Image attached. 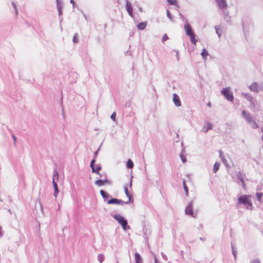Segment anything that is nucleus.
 <instances>
[{
  "label": "nucleus",
  "instance_id": "f257e3e1",
  "mask_svg": "<svg viewBox=\"0 0 263 263\" xmlns=\"http://www.w3.org/2000/svg\"><path fill=\"white\" fill-rule=\"evenodd\" d=\"M251 195H241L238 199V204H243L247 209L252 210L253 205L250 201Z\"/></svg>",
  "mask_w": 263,
  "mask_h": 263
},
{
  "label": "nucleus",
  "instance_id": "f03ea898",
  "mask_svg": "<svg viewBox=\"0 0 263 263\" xmlns=\"http://www.w3.org/2000/svg\"><path fill=\"white\" fill-rule=\"evenodd\" d=\"M184 29L186 34L190 36L191 41L193 43L194 46H196V41L195 39V34L191 26L189 24H186L184 25Z\"/></svg>",
  "mask_w": 263,
  "mask_h": 263
},
{
  "label": "nucleus",
  "instance_id": "7ed1b4c3",
  "mask_svg": "<svg viewBox=\"0 0 263 263\" xmlns=\"http://www.w3.org/2000/svg\"><path fill=\"white\" fill-rule=\"evenodd\" d=\"M249 88L255 92L263 91V83L253 82L249 86Z\"/></svg>",
  "mask_w": 263,
  "mask_h": 263
},
{
  "label": "nucleus",
  "instance_id": "20e7f679",
  "mask_svg": "<svg viewBox=\"0 0 263 263\" xmlns=\"http://www.w3.org/2000/svg\"><path fill=\"white\" fill-rule=\"evenodd\" d=\"M221 93L230 101H232L234 98L232 92L230 91V87H226L222 89Z\"/></svg>",
  "mask_w": 263,
  "mask_h": 263
},
{
  "label": "nucleus",
  "instance_id": "39448f33",
  "mask_svg": "<svg viewBox=\"0 0 263 263\" xmlns=\"http://www.w3.org/2000/svg\"><path fill=\"white\" fill-rule=\"evenodd\" d=\"M114 218L118 221L119 223L122 226L123 229L125 230L126 229L127 222L124 217L120 215H116L114 216Z\"/></svg>",
  "mask_w": 263,
  "mask_h": 263
},
{
  "label": "nucleus",
  "instance_id": "423d86ee",
  "mask_svg": "<svg viewBox=\"0 0 263 263\" xmlns=\"http://www.w3.org/2000/svg\"><path fill=\"white\" fill-rule=\"evenodd\" d=\"M216 33L217 34L219 38L221 37L223 31V26L220 25H216L214 27Z\"/></svg>",
  "mask_w": 263,
  "mask_h": 263
},
{
  "label": "nucleus",
  "instance_id": "0eeeda50",
  "mask_svg": "<svg viewBox=\"0 0 263 263\" xmlns=\"http://www.w3.org/2000/svg\"><path fill=\"white\" fill-rule=\"evenodd\" d=\"M242 96L250 102L251 105L253 106H255V103L253 101V98L251 95L248 93L242 92L241 93Z\"/></svg>",
  "mask_w": 263,
  "mask_h": 263
},
{
  "label": "nucleus",
  "instance_id": "6e6552de",
  "mask_svg": "<svg viewBox=\"0 0 263 263\" xmlns=\"http://www.w3.org/2000/svg\"><path fill=\"white\" fill-rule=\"evenodd\" d=\"M217 5L219 9H222L227 8V3L226 0H215Z\"/></svg>",
  "mask_w": 263,
  "mask_h": 263
},
{
  "label": "nucleus",
  "instance_id": "1a4fd4ad",
  "mask_svg": "<svg viewBox=\"0 0 263 263\" xmlns=\"http://www.w3.org/2000/svg\"><path fill=\"white\" fill-rule=\"evenodd\" d=\"M125 202H124L122 200L118 199L116 198H112L107 201V203L109 204H116L123 205V204L125 203Z\"/></svg>",
  "mask_w": 263,
  "mask_h": 263
},
{
  "label": "nucleus",
  "instance_id": "9d476101",
  "mask_svg": "<svg viewBox=\"0 0 263 263\" xmlns=\"http://www.w3.org/2000/svg\"><path fill=\"white\" fill-rule=\"evenodd\" d=\"M242 116L248 123L254 120L250 116V114L247 112L245 110L242 111Z\"/></svg>",
  "mask_w": 263,
  "mask_h": 263
},
{
  "label": "nucleus",
  "instance_id": "9b49d317",
  "mask_svg": "<svg viewBox=\"0 0 263 263\" xmlns=\"http://www.w3.org/2000/svg\"><path fill=\"white\" fill-rule=\"evenodd\" d=\"M212 124L208 122H205L204 123L203 126L202 128V131L204 133L207 132L209 130L211 129L212 127Z\"/></svg>",
  "mask_w": 263,
  "mask_h": 263
},
{
  "label": "nucleus",
  "instance_id": "f8f14e48",
  "mask_svg": "<svg viewBox=\"0 0 263 263\" xmlns=\"http://www.w3.org/2000/svg\"><path fill=\"white\" fill-rule=\"evenodd\" d=\"M201 55L202 56V58L203 60H204V62L205 63L206 61L208 60L209 58H210V55L209 54L208 52L205 49H203L201 53Z\"/></svg>",
  "mask_w": 263,
  "mask_h": 263
},
{
  "label": "nucleus",
  "instance_id": "ddd939ff",
  "mask_svg": "<svg viewBox=\"0 0 263 263\" xmlns=\"http://www.w3.org/2000/svg\"><path fill=\"white\" fill-rule=\"evenodd\" d=\"M173 102L175 104V105L176 106H181V102H180V99H179V97H178V96L176 94V93H174L173 95Z\"/></svg>",
  "mask_w": 263,
  "mask_h": 263
},
{
  "label": "nucleus",
  "instance_id": "4468645a",
  "mask_svg": "<svg viewBox=\"0 0 263 263\" xmlns=\"http://www.w3.org/2000/svg\"><path fill=\"white\" fill-rule=\"evenodd\" d=\"M124 190L125 194L126 195V196L128 197V200L126 202H125V204H127V203H128L130 202V200L132 199V195L129 192L127 185H126V186H125L124 187Z\"/></svg>",
  "mask_w": 263,
  "mask_h": 263
},
{
  "label": "nucleus",
  "instance_id": "2eb2a0df",
  "mask_svg": "<svg viewBox=\"0 0 263 263\" xmlns=\"http://www.w3.org/2000/svg\"><path fill=\"white\" fill-rule=\"evenodd\" d=\"M95 162V159H93L91 160V163H90V167L92 168V172L98 174L99 171L101 170V167L100 166H98L96 168H95L94 167Z\"/></svg>",
  "mask_w": 263,
  "mask_h": 263
},
{
  "label": "nucleus",
  "instance_id": "dca6fc26",
  "mask_svg": "<svg viewBox=\"0 0 263 263\" xmlns=\"http://www.w3.org/2000/svg\"><path fill=\"white\" fill-rule=\"evenodd\" d=\"M95 183L98 186H100L103 185L105 184H109L110 181L107 179H106V180H96L95 181Z\"/></svg>",
  "mask_w": 263,
  "mask_h": 263
},
{
  "label": "nucleus",
  "instance_id": "f3484780",
  "mask_svg": "<svg viewBox=\"0 0 263 263\" xmlns=\"http://www.w3.org/2000/svg\"><path fill=\"white\" fill-rule=\"evenodd\" d=\"M126 8L129 15L132 17H133V9L131 4L127 2Z\"/></svg>",
  "mask_w": 263,
  "mask_h": 263
},
{
  "label": "nucleus",
  "instance_id": "a211bd4d",
  "mask_svg": "<svg viewBox=\"0 0 263 263\" xmlns=\"http://www.w3.org/2000/svg\"><path fill=\"white\" fill-rule=\"evenodd\" d=\"M135 257L136 263H143L141 256L138 253H135Z\"/></svg>",
  "mask_w": 263,
  "mask_h": 263
},
{
  "label": "nucleus",
  "instance_id": "6ab92c4d",
  "mask_svg": "<svg viewBox=\"0 0 263 263\" xmlns=\"http://www.w3.org/2000/svg\"><path fill=\"white\" fill-rule=\"evenodd\" d=\"M58 178H59V175L58 174V173L57 172H55L53 175V179H52V184H53V187L58 186L57 183L55 181V179L57 180L58 179Z\"/></svg>",
  "mask_w": 263,
  "mask_h": 263
},
{
  "label": "nucleus",
  "instance_id": "aec40b11",
  "mask_svg": "<svg viewBox=\"0 0 263 263\" xmlns=\"http://www.w3.org/2000/svg\"><path fill=\"white\" fill-rule=\"evenodd\" d=\"M146 25V22L140 23L138 25V28L140 30H143L145 28Z\"/></svg>",
  "mask_w": 263,
  "mask_h": 263
},
{
  "label": "nucleus",
  "instance_id": "412c9836",
  "mask_svg": "<svg viewBox=\"0 0 263 263\" xmlns=\"http://www.w3.org/2000/svg\"><path fill=\"white\" fill-rule=\"evenodd\" d=\"M186 214H189L191 216H193V212L192 210V208L191 205H189L186 207L185 210Z\"/></svg>",
  "mask_w": 263,
  "mask_h": 263
},
{
  "label": "nucleus",
  "instance_id": "4be33fe9",
  "mask_svg": "<svg viewBox=\"0 0 263 263\" xmlns=\"http://www.w3.org/2000/svg\"><path fill=\"white\" fill-rule=\"evenodd\" d=\"M220 165V163L219 162H215V163L214 164V165L213 166V169L214 173H216L217 172V171L219 170Z\"/></svg>",
  "mask_w": 263,
  "mask_h": 263
},
{
  "label": "nucleus",
  "instance_id": "5701e85b",
  "mask_svg": "<svg viewBox=\"0 0 263 263\" xmlns=\"http://www.w3.org/2000/svg\"><path fill=\"white\" fill-rule=\"evenodd\" d=\"M249 124L250 125L251 127L254 129H256L258 127L257 123L256 122L254 119L251 121Z\"/></svg>",
  "mask_w": 263,
  "mask_h": 263
},
{
  "label": "nucleus",
  "instance_id": "b1692460",
  "mask_svg": "<svg viewBox=\"0 0 263 263\" xmlns=\"http://www.w3.org/2000/svg\"><path fill=\"white\" fill-rule=\"evenodd\" d=\"M222 14L224 16V19L226 20V21L228 22L230 21V16L228 15V12L225 10L222 11Z\"/></svg>",
  "mask_w": 263,
  "mask_h": 263
},
{
  "label": "nucleus",
  "instance_id": "393cba45",
  "mask_svg": "<svg viewBox=\"0 0 263 263\" xmlns=\"http://www.w3.org/2000/svg\"><path fill=\"white\" fill-rule=\"evenodd\" d=\"M126 166L129 168H132L134 167V163L130 159L127 160Z\"/></svg>",
  "mask_w": 263,
  "mask_h": 263
},
{
  "label": "nucleus",
  "instance_id": "a878e982",
  "mask_svg": "<svg viewBox=\"0 0 263 263\" xmlns=\"http://www.w3.org/2000/svg\"><path fill=\"white\" fill-rule=\"evenodd\" d=\"M257 198L258 201L260 202L261 201L262 197L263 196V193H256V194Z\"/></svg>",
  "mask_w": 263,
  "mask_h": 263
},
{
  "label": "nucleus",
  "instance_id": "bb28decb",
  "mask_svg": "<svg viewBox=\"0 0 263 263\" xmlns=\"http://www.w3.org/2000/svg\"><path fill=\"white\" fill-rule=\"evenodd\" d=\"M167 2L168 3L172 5H177V1L176 0H167Z\"/></svg>",
  "mask_w": 263,
  "mask_h": 263
},
{
  "label": "nucleus",
  "instance_id": "cd10ccee",
  "mask_svg": "<svg viewBox=\"0 0 263 263\" xmlns=\"http://www.w3.org/2000/svg\"><path fill=\"white\" fill-rule=\"evenodd\" d=\"M183 188H184V190L185 192V194L187 196L188 195V189H187V187L185 184V181H183Z\"/></svg>",
  "mask_w": 263,
  "mask_h": 263
},
{
  "label": "nucleus",
  "instance_id": "c85d7f7f",
  "mask_svg": "<svg viewBox=\"0 0 263 263\" xmlns=\"http://www.w3.org/2000/svg\"><path fill=\"white\" fill-rule=\"evenodd\" d=\"M58 193V187L57 186L54 187V195L55 197H57Z\"/></svg>",
  "mask_w": 263,
  "mask_h": 263
},
{
  "label": "nucleus",
  "instance_id": "c756f323",
  "mask_svg": "<svg viewBox=\"0 0 263 263\" xmlns=\"http://www.w3.org/2000/svg\"><path fill=\"white\" fill-rule=\"evenodd\" d=\"M168 39V37L167 34H164L162 37V42H164L166 41V40H167Z\"/></svg>",
  "mask_w": 263,
  "mask_h": 263
},
{
  "label": "nucleus",
  "instance_id": "7c9ffc66",
  "mask_svg": "<svg viewBox=\"0 0 263 263\" xmlns=\"http://www.w3.org/2000/svg\"><path fill=\"white\" fill-rule=\"evenodd\" d=\"M116 112H114L112 115H111V119L113 120V121H115L116 120Z\"/></svg>",
  "mask_w": 263,
  "mask_h": 263
},
{
  "label": "nucleus",
  "instance_id": "2f4dec72",
  "mask_svg": "<svg viewBox=\"0 0 263 263\" xmlns=\"http://www.w3.org/2000/svg\"><path fill=\"white\" fill-rule=\"evenodd\" d=\"M250 263H260V261L258 259H254L251 261Z\"/></svg>",
  "mask_w": 263,
  "mask_h": 263
},
{
  "label": "nucleus",
  "instance_id": "473e14b6",
  "mask_svg": "<svg viewBox=\"0 0 263 263\" xmlns=\"http://www.w3.org/2000/svg\"><path fill=\"white\" fill-rule=\"evenodd\" d=\"M220 157L221 159V160H222L223 162L224 163V156L223 155L222 152H220Z\"/></svg>",
  "mask_w": 263,
  "mask_h": 263
},
{
  "label": "nucleus",
  "instance_id": "72a5a7b5",
  "mask_svg": "<svg viewBox=\"0 0 263 263\" xmlns=\"http://www.w3.org/2000/svg\"><path fill=\"white\" fill-rule=\"evenodd\" d=\"M100 194L103 198L105 197V192L104 191L101 190Z\"/></svg>",
  "mask_w": 263,
  "mask_h": 263
},
{
  "label": "nucleus",
  "instance_id": "f704fd0d",
  "mask_svg": "<svg viewBox=\"0 0 263 263\" xmlns=\"http://www.w3.org/2000/svg\"><path fill=\"white\" fill-rule=\"evenodd\" d=\"M180 158L183 162H185L186 161L184 156L183 155H180Z\"/></svg>",
  "mask_w": 263,
  "mask_h": 263
},
{
  "label": "nucleus",
  "instance_id": "c9c22d12",
  "mask_svg": "<svg viewBox=\"0 0 263 263\" xmlns=\"http://www.w3.org/2000/svg\"><path fill=\"white\" fill-rule=\"evenodd\" d=\"M73 42L74 43H77L78 42V39H77V37L76 35H74L73 37Z\"/></svg>",
  "mask_w": 263,
  "mask_h": 263
},
{
  "label": "nucleus",
  "instance_id": "e433bc0d",
  "mask_svg": "<svg viewBox=\"0 0 263 263\" xmlns=\"http://www.w3.org/2000/svg\"><path fill=\"white\" fill-rule=\"evenodd\" d=\"M243 32H244V34H245V35H246V33H247V30H246V28H245V27H243Z\"/></svg>",
  "mask_w": 263,
  "mask_h": 263
},
{
  "label": "nucleus",
  "instance_id": "4c0bfd02",
  "mask_svg": "<svg viewBox=\"0 0 263 263\" xmlns=\"http://www.w3.org/2000/svg\"><path fill=\"white\" fill-rule=\"evenodd\" d=\"M12 137H13V139L14 140V142L15 143V142H16V137H15V136L14 135H12Z\"/></svg>",
  "mask_w": 263,
  "mask_h": 263
},
{
  "label": "nucleus",
  "instance_id": "58836bf2",
  "mask_svg": "<svg viewBox=\"0 0 263 263\" xmlns=\"http://www.w3.org/2000/svg\"><path fill=\"white\" fill-rule=\"evenodd\" d=\"M155 263H159L156 258H155Z\"/></svg>",
  "mask_w": 263,
  "mask_h": 263
},
{
  "label": "nucleus",
  "instance_id": "ea45409f",
  "mask_svg": "<svg viewBox=\"0 0 263 263\" xmlns=\"http://www.w3.org/2000/svg\"><path fill=\"white\" fill-rule=\"evenodd\" d=\"M233 254L234 255V256H235V255H236V252L234 250H233Z\"/></svg>",
  "mask_w": 263,
  "mask_h": 263
},
{
  "label": "nucleus",
  "instance_id": "a19ab883",
  "mask_svg": "<svg viewBox=\"0 0 263 263\" xmlns=\"http://www.w3.org/2000/svg\"><path fill=\"white\" fill-rule=\"evenodd\" d=\"M70 2H71L72 4H74V1H73V0H71V1H70Z\"/></svg>",
  "mask_w": 263,
  "mask_h": 263
},
{
  "label": "nucleus",
  "instance_id": "79ce46f5",
  "mask_svg": "<svg viewBox=\"0 0 263 263\" xmlns=\"http://www.w3.org/2000/svg\"><path fill=\"white\" fill-rule=\"evenodd\" d=\"M226 162H227V161H226V160L224 159V163H224V164H226Z\"/></svg>",
  "mask_w": 263,
  "mask_h": 263
},
{
  "label": "nucleus",
  "instance_id": "37998d69",
  "mask_svg": "<svg viewBox=\"0 0 263 263\" xmlns=\"http://www.w3.org/2000/svg\"><path fill=\"white\" fill-rule=\"evenodd\" d=\"M208 106H211V103H209L208 104Z\"/></svg>",
  "mask_w": 263,
  "mask_h": 263
},
{
  "label": "nucleus",
  "instance_id": "c03bdc74",
  "mask_svg": "<svg viewBox=\"0 0 263 263\" xmlns=\"http://www.w3.org/2000/svg\"><path fill=\"white\" fill-rule=\"evenodd\" d=\"M2 235V232H1V230H0V236Z\"/></svg>",
  "mask_w": 263,
  "mask_h": 263
},
{
  "label": "nucleus",
  "instance_id": "a18cd8bd",
  "mask_svg": "<svg viewBox=\"0 0 263 263\" xmlns=\"http://www.w3.org/2000/svg\"><path fill=\"white\" fill-rule=\"evenodd\" d=\"M240 180L242 182H243V181H242V179H240Z\"/></svg>",
  "mask_w": 263,
  "mask_h": 263
},
{
  "label": "nucleus",
  "instance_id": "49530a36",
  "mask_svg": "<svg viewBox=\"0 0 263 263\" xmlns=\"http://www.w3.org/2000/svg\"><path fill=\"white\" fill-rule=\"evenodd\" d=\"M100 262L101 263L102 262V260H100Z\"/></svg>",
  "mask_w": 263,
  "mask_h": 263
}]
</instances>
